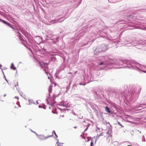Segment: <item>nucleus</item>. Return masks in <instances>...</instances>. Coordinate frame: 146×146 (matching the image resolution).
<instances>
[{
	"label": "nucleus",
	"mask_w": 146,
	"mask_h": 146,
	"mask_svg": "<svg viewBox=\"0 0 146 146\" xmlns=\"http://www.w3.org/2000/svg\"><path fill=\"white\" fill-rule=\"evenodd\" d=\"M39 63L41 67L42 68L44 67L47 68L48 67L47 64L44 63V62H39Z\"/></svg>",
	"instance_id": "1"
},
{
	"label": "nucleus",
	"mask_w": 146,
	"mask_h": 146,
	"mask_svg": "<svg viewBox=\"0 0 146 146\" xmlns=\"http://www.w3.org/2000/svg\"><path fill=\"white\" fill-rule=\"evenodd\" d=\"M0 20L3 23H4V24L6 25H7L11 27L12 29H14V28L12 26L11 24L7 23L6 21L3 20L1 19Z\"/></svg>",
	"instance_id": "2"
},
{
	"label": "nucleus",
	"mask_w": 146,
	"mask_h": 146,
	"mask_svg": "<svg viewBox=\"0 0 146 146\" xmlns=\"http://www.w3.org/2000/svg\"><path fill=\"white\" fill-rule=\"evenodd\" d=\"M0 20L3 23H4V24L6 25H7L11 27L12 29H14V28L12 26L11 24L7 23L6 21L3 20L1 19Z\"/></svg>",
	"instance_id": "3"
},
{
	"label": "nucleus",
	"mask_w": 146,
	"mask_h": 146,
	"mask_svg": "<svg viewBox=\"0 0 146 146\" xmlns=\"http://www.w3.org/2000/svg\"><path fill=\"white\" fill-rule=\"evenodd\" d=\"M0 20L3 23H4V24L6 25H7L11 27L12 29H14V28L12 26L11 24L7 23L6 21L3 20L1 19Z\"/></svg>",
	"instance_id": "4"
},
{
	"label": "nucleus",
	"mask_w": 146,
	"mask_h": 146,
	"mask_svg": "<svg viewBox=\"0 0 146 146\" xmlns=\"http://www.w3.org/2000/svg\"><path fill=\"white\" fill-rule=\"evenodd\" d=\"M39 138L40 140H44L46 139V138H45L43 136L40 135L39 136Z\"/></svg>",
	"instance_id": "5"
},
{
	"label": "nucleus",
	"mask_w": 146,
	"mask_h": 146,
	"mask_svg": "<svg viewBox=\"0 0 146 146\" xmlns=\"http://www.w3.org/2000/svg\"><path fill=\"white\" fill-rule=\"evenodd\" d=\"M106 111L109 113H111V111L108 106H106L105 108Z\"/></svg>",
	"instance_id": "6"
},
{
	"label": "nucleus",
	"mask_w": 146,
	"mask_h": 146,
	"mask_svg": "<svg viewBox=\"0 0 146 146\" xmlns=\"http://www.w3.org/2000/svg\"><path fill=\"white\" fill-rule=\"evenodd\" d=\"M11 67L12 69L13 70H15L16 69V68L14 66V65L13 63H12L11 64Z\"/></svg>",
	"instance_id": "7"
},
{
	"label": "nucleus",
	"mask_w": 146,
	"mask_h": 146,
	"mask_svg": "<svg viewBox=\"0 0 146 146\" xmlns=\"http://www.w3.org/2000/svg\"><path fill=\"white\" fill-rule=\"evenodd\" d=\"M14 83L15 84V86L16 87L18 86V82L17 80H15L14 81Z\"/></svg>",
	"instance_id": "8"
},
{
	"label": "nucleus",
	"mask_w": 146,
	"mask_h": 146,
	"mask_svg": "<svg viewBox=\"0 0 146 146\" xmlns=\"http://www.w3.org/2000/svg\"><path fill=\"white\" fill-rule=\"evenodd\" d=\"M52 87L51 86H50L48 89V92L49 94H50V93L52 92Z\"/></svg>",
	"instance_id": "9"
},
{
	"label": "nucleus",
	"mask_w": 146,
	"mask_h": 146,
	"mask_svg": "<svg viewBox=\"0 0 146 146\" xmlns=\"http://www.w3.org/2000/svg\"><path fill=\"white\" fill-rule=\"evenodd\" d=\"M53 132L54 133V134L55 135L56 137H58V136L57 135H56V134L55 131H53Z\"/></svg>",
	"instance_id": "10"
},
{
	"label": "nucleus",
	"mask_w": 146,
	"mask_h": 146,
	"mask_svg": "<svg viewBox=\"0 0 146 146\" xmlns=\"http://www.w3.org/2000/svg\"><path fill=\"white\" fill-rule=\"evenodd\" d=\"M117 123H118V124L120 125V126H121V127H123V126L119 122H117Z\"/></svg>",
	"instance_id": "11"
},
{
	"label": "nucleus",
	"mask_w": 146,
	"mask_h": 146,
	"mask_svg": "<svg viewBox=\"0 0 146 146\" xmlns=\"http://www.w3.org/2000/svg\"><path fill=\"white\" fill-rule=\"evenodd\" d=\"M103 64V62H101L100 63H99V65H102Z\"/></svg>",
	"instance_id": "12"
},
{
	"label": "nucleus",
	"mask_w": 146,
	"mask_h": 146,
	"mask_svg": "<svg viewBox=\"0 0 146 146\" xmlns=\"http://www.w3.org/2000/svg\"><path fill=\"white\" fill-rule=\"evenodd\" d=\"M15 98L17 100L19 98H18V97H15Z\"/></svg>",
	"instance_id": "13"
},
{
	"label": "nucleus",
	"mask_w": 146,
	"mask_h": 146,
	"mask_svg": "<svg viewBox=\"0 0 146 146\" xmlns=\"http://www.w3.org/2000/svg\"><path fill=\"white\" fill-rule=\"evenodd\" d=\"M2 66L1 64H0V68H1L2 67Z\"/></svg>",
	"instance_id": "14"
},
{
	"label": "nucleus",
	"mask_w": 146,
	"mask_h": 146,
	"mask_svg": "<svg viewBox=\"0 0 146 146\" xmlns=\"http://www.w3.org/2000/svg\"><path fill=\"white\" fill-rule=\"evenodd\" d=\"M68 74H72V73L71 72H69L68 73Z\"/></svg>",
	"instance_id": "15"
},
{
	"label": "nucleus",
	"mask_w": 146,
	"mask_h": 146,
	"mask_svg": "<svg viewBox=\"0 0 146 146\" xmlns=\"http://www.w3.org/2000/svg\"><path fill=\"white\" fill-rule=\"evenodd\" d=\"M74 128H77V127L76 126L75 127H74Z\"/></svg>",
	"instance_id": "16"
},
{
	"label": "nucleus",
	"mask_w": 146,
	"mask_h": 146,
	"mask_svg": "<svg viewBox=\"0 0 146 146\" xmlns=\"http://www.w3.org/2000/svg\"><path fill=\"white\" fill-rule=\"evenodd\" d=\"M127 146H132L131 145H127Z\"/></svg>",
	"instance_id": "17"
},
{
	"label": "nucleus",
	"mask_w": 146,
	"mask_h": 146,
	"mask_svg": "<svg viewBox=\"0 0 146 146\" xmlns=\"http://www.w3.org/2000/svg\"><path fill=\"white\" fill-rule=\"evenodd\" d=\"M18 33H19V34H20V33H19V32H18Z\"/></svg>",
	"instance_id": "18"
}]
</instances>
